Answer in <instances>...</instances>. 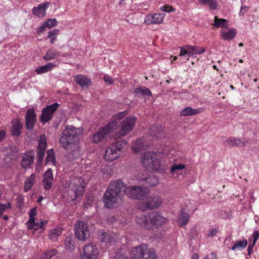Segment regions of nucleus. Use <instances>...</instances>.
Masks as SVG:
<instances>
[{
    "label": "nucleus",
    "instance_id": "obj_35",
    "mask_svg": "<svg viewBox=\"0 0 259 259\" xmlns=\"http://www.w3.org/2000/svg\"><path fill=\"white\" fill-rule=\"evenodd\" d=\"M64 244L65 245L66 248H67L70 250H73L75 248V241L70 236H67L66 238L64 241Z\"/></svg>",
    "mask_w": 259,
    "mask_h": 259
},
{
    "label": "nucleus",
    "instance_id": "obj_45",
    "mask_svg": "<svg viewBox=\"0 0 259 259\" xmlns=\"http://www.w3.org/2000/svg\"><path fill=\"white\" fill-rule=\"evenodd\" d=\"M190 237L191 239H196L199 236V231L196 228H193L190 233Z\"/></svg>",
    "mask_w": 259,
    "mask_h": 259
},
{
    "label": "nucleus",
    "instance_id": "obj_37",
    "mask_svg": "<svg viewBox=\"0 0 259 259\" xmlns=\"http://www.w3.org/2000/svg\"><path fill=\"white\" fill-rule=\"evenodd\" d=\"M47 154V156L46 158V163L47 164L50 162H52L53 164L55 165L56 164V161L55 160V157L54 156L53 149L48 150Z\"/></svg>",
    "mask_w": 259,
    "mask_h": 259
},
{
    "label": "nucleus",
    "instance_id": "obj_3",
    "mask_svg": "<svg viewBox=\"0 0 259 259\" xmlns=\"http://www.w3.org/2000/svg\"><path fill=\"white\" fill-rule=\"evenodd\" d=\"M166 221V218L158 211L143 214L137 217L136 219V224L139 227L148 230H151L153 226L159 228L165 224Z\"/></svg>",
    "mask_w": 259,
    "mask_h": 259
},
{
    "label": "nucleus",
    "instance_id": "obj_49",
    "mask_svg": "<svg viewBox=\"0 0 259 259\" xmlns=\"http://www.w3.org/2000/svg\"><path fill=\"white\" fill-rule=\"evenodd\" d=\"M59 30L58 29H55L49 32L48 37H55L59 34Z\"/></svg>",
    "mask_w": 259,
    "mask_h": 259
},
{
    "label": "nucleus",
    "instance_id": "obj_58",
    "mask_svg": "<svg viewBox=\"0 0 259 259\" xmlns=\"http://www.w3.org/2000/svg\"><path fill=\"white\" fill-rule=\"evenodd\" d=\"M6 131L5 130L0 131V142L2 141L6 138Z\"/></svg>",
    "mask_w": 259,
    "mask_h": 259
},
{
    "label": "nucleus",
    "instance_id": "obj_13",
    "mask_svg": "<svg viewBox=\"0 0 259 259\" xmlns=\"http://www.w3.org/2000/svg\"><path fill=\"white\" fill-rule=\"evenodd\" d=\"M25 119L26 129L28 131H32L36 122V115L33 108L27 110Z\"/></svg>",
    "mask_w": 259,
    "mask_h": 259
},
{
    "label": "nucleus",
    "instance_id": "obj_19",
    "mask_svg": "<svg viewBox=\"0 0 259 259\" xmlns=\"http://www.w3.org/2000/svg\"><path fill=\"white\" fill-rule=\"evenodd\" d=\"M195 54V46H185L181 48L180 56L185 57L188 60L189 58Z\"/></svg>",
    "mask_w": 259,
    "mask_h": 259
},
{
    "label": "nucleus",
    "instance_id": "obj_34",
    "mask_svg": "<svg viewBox=\"0 0 259 259\" xmlns=\"http://www.w3.org/2000/svg\"><path fill=\"white\" fill-rule=\"evenodd\" d=\"M199 2L201 5H208L211 10L216 9L218 5L216 0H199Z\"/></svg>",
    "mask_w": 259,
    "mask_h": 259
},
{
    "label": "nucleus",
    "instance_id": "obj_56",
    "mask_svg": "<svg viewBox=\"0 0 259 259\" xmlns=\"http://www.w3.org/2000/svg\"><path fill=\"white\" fill-rule=\"evenodd\" d=\"M249 9V7L247 6H242L240 8V11L239 12L240 15H243L245 13L247 12L248 10Z\"/></svg>",
    "mask_w": 259,
    "mask_h": 259
},
{
    "label": "nucleus",
    "instance_id": "obj_21",
    "mask_svg": "<svg viewBox=\"0 0 259 259\" xmlns=\"http://www.w3.org/2000/svg\"><path fill=\"white\" fill-rule=\"evenodd\" d=\"M75 82L82 87H87L91 84V80L82 74H77L74 77Z\"/></svg>",
    "mask_w": 259,
    "mask_h": 259
},
{
    "label": "nucleus",
    "instance_id": "obj_32",
    "mask_svg": "<svg viewBox=\"0 0 259 259\" xmlns=\"http://www.w3.org/2000/svg\"><path fill=\"white\" fill-rule=\"evenodd\" d=\"M247 245V241L246 239L243 240H237L234 243V245L232 247V250H242L245 248Z\"/></svg>",
    "mask_w": 259,
    "mask_h": 259
},
{
    "label": "nucleus",
    "instance_id": "obj_53",
    "mask_svg": "<svg viewBox=\"0 0 259 259\" xmlns=\"http://www.w3.org/2000/svg\"><path fill=\"white\" fill-rule=\"evenodd\" d=\"M252 237L253 238V245H254L256 240L258 239L259 237V232L258 231H255L252 234Z\"/></svg>",
    "mask_w": 259,
    "mask_h": 259
},
{
    "label": "nucleus",
    "instance_id": "obj_36",
    "mask_svg": "<svg viewBox=\"0 0 259 259\" xmlns=\"http://www.w3.org/2000/svg\"><path fill=\"white\" fill-rule=\"evenodd\" d=\"M57 250L54 249L47 250L41 254L40 259H51V257L57 254Z\"/></svg>",
    "mask_w": 259,
    "mask_h": 259
},
{
    "label": "nucleus",
    "instance_id": "obj_41",
    "mask_svg": "<svg viewBox=\"0 0 259 259\" xmlns=\"http://www.w3.org/2000/svg\"><path fill=\"white\" fill-rule=\"evenodd\" d=\"M28 229H34L37 230L40 228V224L39 222H35V219L28 222L26 224Z\"/></svg>",
    "mask_w": 259,
    "mask_h": 259
},
{
    "label": "nucleus",
    "instance_id": "obj_5",
    "mask_svg": "<svg viewBox=\"0 0 259 259\" xmlns=\"http://www.w3.org/2000/svg\"><path fill=\"white\" fill-rule=\"evenodd\" d=\"M130 255L132 259H157L155 250L144 244L132 247Z\"/></svg>",
    "mask_w": 259,
    "mask_h": 259
},
{
    "label": "nucleus",
    "instance_id": "obj_4",
    "mask_svg": "<svg viewBox=\"0 0 259 259\" xmlns=\"http://www.w3.org/2000/svg\"><path fill=\"white\" fill-rule=\"evenodd\" d=\"M142 162L147 170L160 174L164 172L166 170L164 161L158 154L153 152H145L142 155Z\"/></svg>",
    "mask_w": 259,
    "mask_h": 259
},
{
    "label": "nucleus",
    "instance_id": "obj_15",
    "mask_svg": "<svg viewBox=\"0 0 259 259\" xmlns=\"http://www.w3.org/2000/svg\"><path fill=\"white\" fill-rule=\"evenodd\" d=\"M164 14L155 13L149 14L145 17V22L148 25L153 24H160L163 22L164 17Z\"/></svg>",
    "mask_w": 259,
    "mask_h": 259
},
{
    "label": "nucleus",
    "instance_id": "obj_1",
    "mask_svg": "<svg viewBox=\"0 0 259 259\" xmlns=\"http://www.w3.org/2000/svg\"><path fill=\"white\" fill-rule=\"evenodd\" d=\"M124 194L130 198L139 200L143 199L147 195L146 189L142 187H127L120 180H117L110 183L104 194L105 207L111 208L121 204Z\"/></svg>",
    "mask_w": 259,
    "mask_h": 259
},
{
    "label": "nucleus",
    "instance_id": "obj_59",
    "mask_svg": "<svg viewBox=\"0 0 259 259\" xmlns=\"http://www.w3.org/2000/svg\"><path fill=\"white\" fill-rule=\"evenodd\" d=\"M47 223V221H41L40 223H39V224H40V228H42L43 226L45 225H46Z\"/></svg>",
    "mask_w": 259,
    "mask_h": 259
},
{
    "label": "nucleus",
    "instance_id": "obj_64",
    "mask_svg": "<svg viewBox=\"0 0 259 259\" xmlns=\"http://www.w3.org/2000/svg\"><path fill=\"white\" fill-rule=\"evenodd\" d=\"M43 199H44V197L42 196H40L38 198L37 202H40Z\"/></svg>",
    "mask_w": 259,
    "mask_h": 259
},
{
    "label": "nucleus",
    "instance_id": "obj_48",
    "mask_svg": "<svg viewBox=\"0 0 259 259\" xmlns=\"http://www.w3.org/2000/svg\"><path fill=\"white\" fill-rule=\"evenodd\" d=\"M218 228H211L208 230L207 236L211 237L214 236L219 231Z\"/></svg>",
    "mask_w": 259,
    "mask_h": 259
},
{
    "label": "nucleus",
    "instance_id": "obj_61",
    "mask_svg": "<svg viewBox=\"0 0 259 259\" xmlns=\"http://www.w3.org/2000/svg\"><path fill=\"white\" fill-rule=\"evenodd\" d=\"M199 255L197 253H194L192 255L191 259H199Z\"/></svg>",
    "mask_w": 259,
    "mask_h": 259
},
{
    "label": "nucleus",
    "instance_id": "obj_22",
    "mask_svg": "<svg viewBox=\"0 0 259 259\" xmlns=\"http://www.w3.org/2000/svg\"><path fill=\"white\" fill-rule=\"evenodd\" d=\"M190 219V215L183 209L181 210L178 217V224L181 227H185L188 223Z\"/></svg>",
    "mask_w": 259,
    "mask_h": 259
},
{
    "label": "nucleus",
    "instance_id": "obj_62",
    "mask_svg": "<svg viewBox=\"0 0 259 259\" xmlns=\"http://www.w3.org/2000/svg\"><path fill=\"white\" fill-rule=\"evenodd\" d=\"M211 255L213 259H218L217 254L215 253H213V252L211 253Z\"/></svg>",
    "mask_w": 259,
    "mask_h": 259
},
{
    "label": "nucleus",
    "instance_id": "obj_6",
    "mask_svg": "<svg viewBox=\"0 0 259 259\" xmlns=\"http://www.w3.org/2000/svg\"><path fill=\"white\" fill-rule=\"evenodd\" d=\"M126 144L124 141H119L108 146L105 151L104 159L107 161H113L117 159L121 149Z\"/></svg>",
    "mask_w": 259,
    "mask_h": 259
},
{
    "label": "nucleus",
    "instance_id": "obj_33",
    "mask_svg": "<svg viewBox=\"0 0 259 259\" xmlns=\"http://www.w3.org/2000/svg\"><path fill=\"white\" fill-rule=\"evenodd\" d=\"M213 25L217 28L220 27L222 28H227L228 21L225 19H219L217 16H215L214 23Z\"/></svg>",
    "mask_w": 259,
    "mask_h": 259
},
{
    "label": "nucleus",
    "instance_id": "obj_18",
    "mask_svg": "<svg viewBox=\"0 0 259 259\" xmlns=\"http://www.w3.org/2000/svg\"><path fill=\"white\" fill-rule=\"evenodd\" d=\"M226 142L230 146L243 148L248 143V141L245 138L241 139L231 137L227 139Z\"/></svg>",
    "mask_w": 259,
    "mask_h": 259
},
{
    "label": "nucleus",
    "instance_id": "obj_26",
    "mask_svg": "<svg viewBox=\"0 0 259 259\" xmlns=\"http://www.w3.org/2000/svg\"><path fill=\"white\" fill-rule=\"evenodd\" d=\"M62 233V230L60 227H56L51 229L49 233V237L50 239L55 241L57 240L58 237L61 236Z\"/></svg>",
    "mask_w": 259,
    "mask_h": 259
},
{
    "label": "nucleus",
    "instance_id": "obj_54",
    "mask_svg": "<svg viewBox=\"0 0 259 259\" xmlns=\"http://www.w3.org/2000/svg\"><path fill=\"white\" fill-rule=\"evenodd\" d=\"M46 27H47V26H46L45 23H44L42 25H41L37 28V29H36L37 33L38 34H40V33H43L45 28H46Z\"/></svg>",
    "mask_w": 259,
    "mask_h": 259
},
{
    "label": "nucleus",
    "instance_id": "obj_9",
    "mask_svg": "<svg viewBox=\"0 0 259 259\" xmlns=\"http://www.w3.org/2000/svg\"><path fill=\"white\" fill-rule=\"evenodd\" d=\"M99 251L96 245L89 243L82 247L80 256V259H97Z\"/></svg>",
    "mask_w": 259,
    "mask_h": 259
},
{
    "label": "nucleus",
    "instance_id": "obj_30",
    "mask_svg": "<svg viewBox=\"0 0 259 259\" xmlns=\"http://www.w3.org/2000/svg\"><path fill=\"white\" fill-rule=\"evenodd\" d=\"M134 93L137 95H142L144 97L152 96V93L150 90L145 87L136 88L134 91Z\"/></svg>",
    "mask_w": 259,
    "mask_h": 259
},
{
    "label": "nucleus",
    "instance_id": "obj_29",
    "mask_svg": "<svg viewBox=\"0 0 259 259\" xmlns=\"http://www.w3.org/2000/svg\"><path fill=\"white\" fill-rule=\"evenodd\" d=\"M201 112L200 109H194L190 107L185 108L180 113L181 116H190L197 114Z\"/></svg>",
    "mask_w": 259,
    "mask_h": 259
},
{
    "label": "nucleus",
    "instance_id": "obj_43",
    "mask_svg": "<svg viewBox=\"0 0 259 259\" xmlns=\"http://www.w3.org/2000/svg\"><path fill=\"white\" fill-rule=\"evenodd\" d=\"M143 147V144L141 139L136 141L134 146L132 147V150L135 152H139Z\"/></svg>",
    "mask_w": 259,
    "mask_h": 259
},
{
    "label": "nucleus",
    "instance_id": "obj_7",
    "mask_svg": "<svg viewBox=\"0 0 259 259\" xmlns=\"http://www.w3.org/2000/svg\"><path fill=\"white\" fill-rule=\"evenodd\" d=\"M74 234L78 239L86 240L90 236L88 225L82 221L76 222L74 225Z\"/></svg>",
    "mask_w": 259,
    "mask_h": 259
},
{
    "label": "nucleus",
    "instance_id": "obj_14",
    "mask_svg": "<svg viewBox=\"0 0 259 259\" xmlns=\"http://www.w3.org/2000/svg\"><path fill=\"white\" fill-rule=\"evenodd\" d=\"M163 203L162 199L159 196H155L149 198L144 202L145 207L147 209H153L158 208Z\"/></svg>",
    "mask_w": 259,
    "mask_h": 259
},
{
    "label": "nucleus",
    "instance_id": "obj_39",
    "mask_svg": "<svg viewBox=\"0 0 259 259\" xmlns=\"http://www.w3.org/2000/svg\"><path fill=\"white\" fill-rule=\"evenodd\" d=\"M162 133V129L157 126H153L150 130L149 134L156 137H161L160 134Z\"/></svg>",
    "mask_w": 259,
    "mask_h": 259
},
{
    "label": "nucleus",
    "instance_id": "obj_51",
    "mask_svg": "<svg viewBox=\"0 0 259 259\" xmlns=\"http://www.w3.org/2000/svg\"><path fill=\"white\" fill-rule=\"evenodd\" d=\"M103 79L108 84L113 83V80L112 78L108 75H106L103 77Z\"/></svg>",
    "mask_w": 259,
    "mask_h": 259
},
{
    "label": "nucleus",
    "instance_id": "obj_38",
    "mask_svg": "<svg viewBox=\"0 0 259 259\" xmlns=\"http://www.w3.org/2000/svg\"><path fill=\"white\" fill-rule=\"evenodd\" d=\"M148 186L154 187L158 184L159 180L155 176H151L146 180Z\"/></svg>",
    "mask_w": 259,
    "mask_h": 259
},
{
    "label": "nucleus",
    "instance_id": "obj_16",
    "mask_svg": "<svg viewBox=\"0 0 259 259\" xmlns=\"http://www.w3.org/2000/svg\"><path fill=\"white\" fill-rule=\"evenodd\" d=\"M51 5L50 2H46L41 4L38 7H34L32 9V13L33 15L42 18L46 15V10Z\"/></svg>",
    "mask_w": 259,
    "mask_h": 259
},
{
    "label": "nucleus",
    "instance_id": "obj_42",
    "mask_svg": "<svg viewBox=\"0 0 259 259\" xmlns=\"http://www.w3.org/2000/svg\"><path fill=\"white\" fill-rule=\"evenodd\" d=\"M37 152V156H36V160H37V163H36V167L38 166L39 165H41V162L44 159L45 154L46 152V151L44 150H36Z\"/></svg>",
    "mask_w": 259,
    "mask_h": 259
},
{
    "label": "nucleus",
    "instance_id": "obj_40",
    "mask_svg": "<svg viewBox=\"0 0 259 259\" xmlns=\"http://www.w3.org/2000/svg\"><path fill=\"white\" fill-rule=\"evenodd\" d=\"M47 148V140L45 135L41 136L39 140V145L36 150L46 151Z\"/></svg>",
    "mask_w": 259,
    "mask_h": 259
},
{
    "label": "nucleus",
    "instance_id": "obj_52",
    "mask_svg": "<svg viewBox=\"0 0 259 259\" xmlns=\"http://www.w3.org/2000/svg\"><path fill=\"white\" fill-rule=\"evenodd\" d=\"M204 48H199L195 46V54H202L205 52Z\"/></svg>",
    "mask_w": 259,
    "mask_h": 259
},
{
    "label": "nucleus",
    "instance_id": "obj_12",
    "mask_svg": "<svg viewBox=\"0 0 259 259\" xmlns=\"http://www.w3.org/2000/svg\"><path fill=\"white\" fill-rule=\"evenodd\" d=\"M83 180L80 177H76L71 179L70 187L73 190L75 198L82 195L84 193Z\"/></svg>",
    "mask_w": 259,
    "mask_h": 259
},
{
    "label": "nucleus",
    "instance_id": "obj_2",
    "mask_svg": "<svg viewBox=\"0 0 259 259\" xmlns=\"http://www.w3.org/2000/svg\"><path fill=\"white\" fill-rule=\"evenodd\" d=\"M82 132L80 128L72 125H66L61 133L59 143L63 148L73 155H78L80 151L79 137Z\"/></svg>",
    "mask_w": 259,
    "mask_h": 259
},
{
    "label": "nucleus",
    "instance_id": "obj_23",
    "mask_svg": "<svg viewBox=\"0 0 259 259\" xmlns=\"http://www.w3.org/2000/svg\"><path fill=\"white\" fill-rule=\"evenodd\" d=\"M34 156L31 153L25 154L21 163L22 167L26 169L33 163Z\"/></svg>",
    "mask_w": 259,
    "mask_h": 259
},
{
    "label": "nucleus",
    "instance_id": "obj_28",
    "mask_svg": "<svg viewBox=\"0 0 259 259\" xmlns=\"http://www.w3.org/2000/svg\"><path fill=\"white\" fill-rule=\"evenodd\" d=\"M56 65L52 63H48L47 65L39 66L35 69V72L38 74H42L51 71Z\"/></svg>",
    "mask_w": 259,
    "mask_h": 259
},
{
    "label": "nucleus",
    "instance_id": "obj_47",
    "mask_svg": "<svg viewBox=\"0 0 259 259\" xmlns=\"http://www.w3.org/2000/svg\"><path fill=\"white\" fill-rule=\"evenodd\" d=\"M160 10L162 11L168 13L174 12L175 11V9H174L172 7L168 5H164L162 7H161Z\"/></svg>",
    "mask_w": 259,
    "mask_h": 259
},
{
    "label": "nucleus",
    "instance_id": "obj_27",
    "mask_svg": "<svg viewBox=\"0 0 259 259\" xmlns=\"http://www.w3.org/2000/svg\"><path fill=\"white\" fill-rule=\"evenodd\" d=\"M60 55V52L55 50L49 49L46 52L43 59L45 61H50L59 57Z\"/></svg>",
    "mask_w": 259,
    "mask_h": 259
},
{
    "label": "nucleus",
    "instance_id": "obj_10",
    "mask_svg": "<svg viewBox=\"0 0 259 259\" xmlns=\"http://www.w3.org/2000/svg\"><path fill=\"white\" fill-rule=\"evenodd\" d=\"M137 118L135 117H127L120 123V131L118 137L124 136L132 131L134 127Z\"/></svg>",
    "mask_w": 259,
    "mask_h": 259
},
{
    "label": "nucleus",
    "instance_id": "obj_8",
    "mask_svg": "<svg viewBox=\"0 0 259 259\" xmlns=\"http://www.w3.org/2000/svg\"><path fill=\"white\" fill-rule=\"evenodd\" d=\"M117 123L115 122H109L104 127L101 128L95 134L93 135V142L95 143H98L102 141L105 136L115 129Z\"/></svg>",
    "mask_w": 259,
    "mask_h": 259
},
{
    "label": "nucleus",
    "instance_id": "obj_20",
    "mask_svg": "<svg viewBox=\"0 0 259 259\" xmlns=\"http://www.w3.org/2000/svg\"><path fill=\"white\" fill-rule=\"evenodd\" d=\"M12 124L13 125L11 130L12 135L15 137H18L21 133L23 124L18 119H15L13 121Z\"/></svg>",
    "mask_w": 259,
    "mask_h": 259
},
{
    "label": "nucleus",
    "instance_id": "obj_11",
    "mask_svg": "<svg viewBox=\"0 0 259 259\" xmlns=\"http://www.w3.org/2000/svg\"><path fill=\"white\" fill-rule=\"evenodd\" d=\"M59 104L56 102L52 105L47 106L44 109L41 113L40 121L43 124L46 123L51 119L53 114L59 106Z\"/></svg>",
    "mask_w": 259,
    "mask_h": 259
},
{
    "label": "nucleus",
    "instance_id": "obj_50",
    "mask_svg": "<svg viewBox=\"0 0 259 259\" xmlns=\"http://www.w3.org/2000/svg\"><path fill=\"white\" fill-rule=\"evenodd\" d=\"M36 215V207L31 208L29 211V221H30V220L32 221L33 220H34L35 219L34 217Z\"/></svg>",
    "mask_w": 259,
    "mask_h": 259
},
{
    "label": "nucleus",
    "instance_id": "obj_63",
    "mask_svg": "<svg viewBox=\"0 0 259 259\" xmlns=\"http://www.w3.org/2000/svg\"><path fill=\"white\" fill-rule=\"evenodd\" d=\"M48 38L51 39V44H54V41L56 39V38H55V37H48Z\"/></svg>",
    "mask_w": 259,
    "mask_h": 259
},
{
    "label": "nucleus",
    "instance_id": "obj_60",
    "mask_svg": "<svg viewBox=\"0 0 259 259\" xmlns=\"http://www.w3.org/2000/svg\"><path fill=\"white\" fill-rule=\"evenodd\" d=\"M253 245L252 246L249 245V246L248 247V254L249 255L251 253V252H252V248H253Z\"/></svg>",
    "mask_w": 259,
    "mask_h": 259
},
{
    "label": "nucleus",
    "instance_id": "obj_25",
    "mask_svg": "<svg viewBox=\"0 0 259 259\" xmlns=\"http://www.w3.org/2000/svg\"><path fill=\"white\" fill-rule=\"evenodd\" d=\"M35 181V176L34 174L31 175L30 177L26 178L24 184V190L25 192H28L32 187Z\"/></svg>",
    "mask_w": 259,
    "mask_h": 259
},
{
    "label": "nucleus",
    "instance_id": "obj_17",
    "mask_svg": "<svg viewBox=\"0 0 259 259\" xmlns=\"http://www.w3.org/2000/svg\"><path fill=\"white\" fill-rule=\"evenodd\" d=\"M54 177L52 174V170L49 168L45 171L44 175L43 181L44 188L46 190L51 189L52 187Z\"/></svg>",
    "mask_w": 259,
    "mask_h": 259
},
{
    "label": "nucleus",
    "instance_id": "obj_31",
    "mask_svg": "<svg viewBox=\"0 0 259 259\" xmlns=\"http://www.w3.org/2000/svg\"><path fill=\"white\" fill-rule=\"evenodd\" d=\"M101 241L105 243H111L114 241V237L108 232H101L99 235Z\"/></svg>",
    "mask_w": 259,
    "mask_h": 259
},
{
    "label": "nucleus",
    "instance_id": "obj_44",
    "mask_svg": "<svg viewBox=\"0 0 259 259\" xmlns=\"http://www.w3.org/2000/svg\"><path fill=\"white\" fill-rule=\"evenodd\" d=\"M46 26L47 28H51L53 26H56L57 24V21L56 19H48L45 22Z\"/></svg>",
    "mask_w": 259,
    "mask_h": 259
},
{
    "label": "nucleus",
    "instance_id": "obj_57",
    "mask_svg": "<svg viewBox=\"0 0 259 259\" xmlns=\"http://www.w3.org/2000/svg\"><path fill=\"white\" fill-rule=\"evenodd\" d=\"M7 209V205L0 203V217L2 216L3 213Z\"/></svg>",
    "mask_w": 259,
    "mask_h": 259
},
{
    "label": "nucleus",
    "instance_id": "obj_24",
    "mask_svg": "<svg viewBox=\"0 0 259 259\" xmlns=\"http://www.w3.org/2000/svg\"><path fill=\"white\" fill-rule=\"evenodd\" d=\"M236 30L234 28H231L228 31H221V36L225 40H232L236 36Z\"/></svg>",
    "mask_w": 259,
    "mask_h": 259
},
{
    "label": "nucleus",
    "instance_id": "obj_46",
    "mask_svg": "<svg viewBox=\"0 0 259 259\" xmlns=\"http://www.w3.org/2000/svg\"><path fill=\"white\" fill-rule=\"evenodd\" d=\"M185 168V165L183 164H174L170 168V171L174 172L176 170H181Z\"/></svg>",
    "mask_w": 259,
    "mask_h": 259
},
{
    "label": "nucleus",
    "instance_id": "obj_55",
    "mask_svg": "<svg viewBox=\"0 0 259 259\" xmlns=\"http://www.w3.org/2000/svg\"><path fill=\"white\" fill-rule=\"evenodd\" d=\"M115 259H127V257L120 252H117L115 255Z\"/></svg>",
    "mask_w": 259,
    "mask_h": 259
}]
</instances>
